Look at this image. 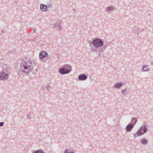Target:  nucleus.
Returning a JSON list of instances; mask_svg holds the SVG:
<instances>
[{"instance_id":"obj_23","label":"nucleus","mask_w":153,"mask_h":153,"mask_svg":"<svg viewBox=\"0 0 153 153\" xmlns=\"http://www.w3.org/2000/svg\"><path fill=\"white\" fill-rule=\"evenodd\" d=\"M91 51L92 52L93 51H95V52H97V48H95L94 49L93 48H92V49H91Z\"/></svg>"},{"instance_id":"obj_5","label":"nucleus","mask_w":153,"mask_h":153,"mask_svg":"<svg viewBox=\"0 0 153 153\" xmlns=\"http://www.w3.org/2000/svg\"><path fill=\"white\" fill-rule=\"evenodd\" d=\"M61 21L58 20L56 23H54L53 25L54 28L60 31L62 29L61 26Z\"/></svg>"},{"instance_id":"obj_13","label":"nucleus","mask_w":153,"mask_h":153,"mask_svg":"<svg viewBox=\"0 0 153 153\" xmlns=\"http://www.w3.org/2000/svg\"><path fill=\"white\" fill-rule=\"evenodd\" d=\"M149 70V68L148 65H145L143 66L142 68V71H147Z\"/></svg>"},{"instance_id":"obj_28","label":"nucleus","mask_w":153,"mask_h":153,"mask_svg":"<svg viewBox=\"0 0 153 153\" xmlns=\"http://www.w3.org/2000/svg\"><path fill=\"white\" fill-rule=\"evenodd\" d=\"M68 153H74V152L72 151V152H69Z\"/></svg>"},{"instance_id":"obj_9","label":"nucleus","mask_w":153,"mask_h":153,"mask_svg":"<svg viewBox=\"0 0 153 153\" xmlns=\"http://www.w3.org/2000/svg\"><path fill=\"white\" fill-rule=\"evenodd\" d=\"M88 78L87 76L85 74H80L78 76V79L80 81H84L86 80Z\"/></svg>"},{"instance_id":"obj_24","label":"nucleus","mask_w":153,"mask_h":153,"mask_svg":"<svg viewBox=\"0 0 153 153\" xmlns=\"http://www.w3.org/2000/svg\"><path fill=\"white\" fill-rule=\"evenodd\" d=\"M51 6H52V5H51V4H48L47 5H46V6H47V8H49V7H51Z\"/></svg>"},{"instance_id":"obj_16","label":"nucleus","mask_w":153,"mask_h":153,"mask_svg":"<svg viewBox=\"0 0 153 153\" xmlns=\"http://www.w3.org/2000/svg\"><path fill=\"white\" fill-rule=\"evenodd\" d=\"M143 30H144L143 29H142L141 30H140L139 29V28L138 27V28H137V30H136L135 29H134L132 30V31H133V33H135L136 34H137L138 33H139L140 31L141 32V31H143Z\"/></svg>"},{"instance_id":"obj_32","label":"nucleus","mask_w":153,"mask_h":153,"mask_svg":"<svg viewBox=\"0 0 153 153\" xmlns=\"http://www.w3.org/2000/svg\"><path fill=\"white\" fill-rule=\"evenodd\" d=\"M1 32H4V30H1Z\"/></svg>"},{"instance_id":"obj_12","label":"nucleus","mask_w":153,"mask_h":153,"mask_svg":"<svg viewBox=\"0 0 153 153\" xmlns=\"http://www.w3.org/2000/svg\"><path fill=\"white\" fill-rule=\"evenodd\" d=\"M4 70H5L7 73H9L10 71V67L8 65H6L4 66L3 68Z\"/></svg>"},{"instance_id":"obj_14","label":"nucleus","mask_w":153,"mask_h":153,"mask_svg":"<svg viewBox=\"0 0 153 153\" xmlns=\"http://www.w3.org/2000/svg\"><path fill=\"white\" fill-rule=\"evenodd\" d=\"M141 143L143 145H146L148 143V140L146 138H144L141 140Z\"/></svg>"},{"instance_id":"obj_21","label":"nucleus","mask_w":153,"mask_h":153,"mask_svg":"<svg viewBox=\"0 0 153 153\" xmlns=\"http://www.w3.org/2000/svg\"><path fill=\"white\" fill-rule=\"evenodd\" d=\"M46 88L47 89V90L48 91H50V90L51 88V87L50 85H47L46 87Z\"/></svg>"},{"instance_id":"obj_26","label":"nucleus","mask_w":153,"mask_h":153,"mask_svg":"<svg viewBox=\"0 0 153 153\" xmlns=\"http://www.w3.org/2000/svg\"><path fill=\"white\" fill-rule=\"evenodd\" d=\"M68 150L67 149H65L64 152V153H68Z\"/></svg>"},{"instance_id":"obj_4","label":"nucleus","mask_w":153,"mask_h":153,"mask_svg":"<svg viewBox=\"0 0 153 153\" xmlns=\"http://www.w3.org/2000/svg\"><path fill=\"white\" fill-rule=\"evenodd\" d=\"M147 131V128L146 125H143L137 131L138 135H142L145 133Z\"/></svg>"},{"instance_id":"obj_27","label":"nucleus","mask_w":153,"mask_h":153,"mask_svg":"<svg viewBox=\"0 0 153 153\" xmlns=\"http://www.w3.org/2000/svg\"><path fill=\"white\" fill-rule=\"evenodd\" d=\"M27 117L28 118H29V119L31 117V115L29 114H28L27 115Z\"/></svg>"},{"instance_id":"obj_17","label":"nucleus","mask_w":153,"mask_h":153,"mask_svg":"<svg viewBox=\"0 0 153 153\" xmlns=\"http://www.w3.org/2000/svg\"><path fill=\"white\" fill-rule=\"evenodd\" d=\"M33 153H45L44 152L42 149H40L35 151H34Z\"/></svg>"},{"instance_id":"obj_15","label":"nucleus","mask_w":153,"mask_h":153,"mask_svg":"<svg viewBox=\"0 0 153 153\" xmlns=\"http://www.w3.org/2000/svg\"><path fill=\"white\" fill-rule=\"evenodd\" d=\"M114 9V7L113 6H110L107 7V9L106 10V11L107 12L109 11H112Z\"/></svg>"},{"instance_id":"obj_25","label":"nucleus","mask_w":153,"mask_h":153,"mask_svg":"<svg viewBox=\"0 0 153 153\" xmlns=\"http://www.w3.org/2000/svg\"><path fill=\"white\" fill-rule=\"evenodd\" d=\"M4 125V123L3 122H0V126H2Z\"/></svg>"},{"instance_id":"obj_18","label":"nucleus","mask_w":153,"mask_h":153,"mask_svg":"<svg viewBox=\"0 0 153 153\" xmlns=\"http://www.w3.org/2000/svg\"><path fill=\"white\" fill-rule=\"evenodd\" d=\"M137 121V119L136 118L134 117H132L131 119V122L130 123L133 124L134 123V122L135 121H136V123Z\"/></svg>"},{"instance_id":"obj_31","label":"nucleus","mask_w":153,"mask_h":153,"mask_svg":"<svg viewBox=\"0 0 153 153\" xmlns=\"http://www.w3.org/2000/svg\"><path fill=\"white\" fill-rule=\"evenodd\" d=\"M38 67H37V68H36V72L37 71V70L38 69Z\"/></svg>"},{"instance_id":"obj_1","label":"nucleus","mask_w":153,"mask_h":153,"mask_svg":"<svg viewBox=\"0 0 153 153\" xmlns=\"http://www.w3.org/2000/svg\"><path fill=\"white\" fill-rule=\"evenodd\" d=\"M35 65L34 62L30 61L27 58H22L20 65V69L17 71V72L18 75L22 74V73L27 74L33 70Z\"/></svg>"},{"instance_id":"obj_19","label":"nucleus","mask_w":153,"mask_h":153,"mask_svg":"<svg viewBox=\"0 0 153 153\" xmlns=\"http://www.w3.org/2000/svg\"><path fill=\"white\" fill-rule=\"evenodd\" d=\"M104 46L102 48L100 49L99 52L103 51L106 48L107 46L106 45L105 46V45H103Z\"/></svg>"},{"instance_id":"obj_6","label":"nucleus","mask_w":153,"mask_h":153,"mask_svg":"<svg viewBox=\"0 0 153 153\" xmlns=\"http://www.w3.org/2000/svg\"><path fill=\"white\" fill-rule=\"evenodd\" d=\"M134 122V123L133 124L129 123L127 125L125 129L127 132H129L131 131L133 128L134 126L136 124V121H135Z\"/></svg>"},{"instance_id":"obj_7","label":"nucleus","mask_w":153,"mask_h":153,"mask_svg":"<svg viewBox=\"0 0 153 153\" xmlns=\"http://www.w3.org/2000/svg\"><path fill=\"white\" fill-rule=\"evenodd\" d=\"M8 78V74L4 71H2L0 74V80H5Z\"/></svg>"},{"instance_id":"obj_10","label":"nucleus","mask_w":153,"mask_h":153,"mask_svg":"<svg viewBox=\"0 0 153 153\" xmlns=\"http://www.w3.org/2000/svg\"><path fill=\"white\" fill-rule=\"evenodd\" d=\"M123 85V83L122 82H117L116 83L115 85L114 86V88L117 89H119L122 87Z\"/></svg>"},{"instance_id":"obj_29","label":"nucleus","mask_w":153,"mask_h":153,"mask_svg":"<svg viewBox=\"0 0 153 153\" xmlns=\"http://www.w3.org/2000/svg\"><path fill=\"white\" fill-rule=\"evenodd\" d=\"M150 63L152 65H153V62L151 61L150 62Z\"/></svg>"},{"instance_id":"obj_11","label":"nucleus","mask_w":153,"mask_h":153,"mask_svg":"<svg viewBox=\"0 0 153 153\" xmlns=\"http://www.w3.org/2000/svg\"><path fill=\"white\" fill-rule=\"evenodd\" d=\"M40 8L42 11H46L47 10V6L46 5L41 4H40Z\"/></svg>"},{"instance_id":"obj_2","label":"nucleus","mask_w":153,"mask_h":153,"mask_svg":"<svg viewBox=\"0 0 153 153\" xmlns=\"http://www.w3.org/2000/svg\"><path fill=\"white\" fill-rule=\"evenodd\" d=\"M88 42L90 46L92 45L96 48L102 47L104 45V44L103 40L97 37L93 39L92 41H89Z\"/></svg>"},{"instance_id":"obj_30","label":"nucleus","mask_w":153,"mask_h":153,"mask_svg":"<svg viewBox=\"0 0 153 153\" xmlns=\"http://www.w3.org/2000/svg\"><path fill=\"white\" fill-rule=\"evenodd\" d=\"M36 31H37V30L36 29H35L34 30V32H36Z\"/></svg>"},{"instance_id":"obj_22","label":"nucleus","mask_w":153,"mask_h":153,"mask_svg":"<svg viewBox=\"0 0 153 153\" xmlns=\"http://www.w3.org/2000/svg\"><path fill=\"white\" fill-rule=\"evenodd\" d=\"M134 137L135 138L138 136H140V135H138L137 134V132L136 133H134Z\"/></svg>"},{"instance_id":"obj_20","label":"nucleus","mask_w":153,"mask_h":153,"mask_svg":"<svg viewBox=\"0 0 153 153\" xmlns=\"http://www.w3.org/2000/svg\"><path fill=\"white\" fill-rule=\"evenodd\" d=\"M121 92L122 94H126V93H127V90L126 89H123V90H122L121 91Z\"/></svg>"},{"instance_id":"obj_3","label":"nucleus","mask_w":153,"mask_h":153,"mask_svg":"<svg viewBox=\"0 0 153 153\" xmlns=\"http://www.w3.org/2000/svg\"><path fill=\"white\" fill-rule=\"evenodd\" d=\"M71 71V67L68 65H65L60 68L59 71L60 74L62 75L67 74Z\"/></svg>"},{"instance_id":"obj_8","label":"nucleus","mask_w":153,"mask_h":153,"mask_svg":"<svg viewBox=\"0 0 153 153\" xmlns=\"http://www.w3.org/2000/svg\"><path fill=\"white\" fill-rule=\"evenodd\" d=\"M48 54L47 52L45 51H42L39 53V58L41 59H44L45 57L47 56Z\"/></svg>"}]
</instances>
